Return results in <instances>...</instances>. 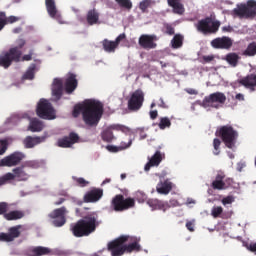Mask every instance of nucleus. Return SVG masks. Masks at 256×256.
Segmentation results:
<instances>
[{
  "mask_svg": "<svg viewBox=\"0 0 256 256\" xmlns=\"http://www.w3.org/2000/svg\"><path fill=\"white\" fill-rule=\"evenodd\" d=\"M226 60L231 66H237L240 60V56L236 52H229L226 55Z\"/></svg>",
  "mask_w": 256,
  "mask_h": 256,
  "instance_id": "obj_36",
  "label": "nucleus"
},
{
  "mask_svg": "<svg viewBox=\"0 0 256 256\" xmlns=\"http://www.w3.org/2000/svg\"><path fill=\"white\" fill-rule=\"evenodd\" d=\"M105 112L104 104L100 100H98V124Z\"/></svg>",
  "mask_w": 256,
  "mask_h": 256,
  "instance_id": "obj_50",
  "label": "nucleus"
},
{
  "mask_svg": "<svg viewBox=\"0 0 256 256\" xmlns=\"http://www.w3.org/2000/svg\"><path fill=\"white\" fill-rule=\"evenodd\" d=\"M2 147L0 148V155H5V152L7 151V141L1 140L0 141Z\"/></svg>",
  "mask_w": 256,
  "mask_h": 256,
  "instance_id": "obj_54",
  "label": "nucleus"
},
{
  "mask_svg": "<svg viewBox=\"0 0 256 256\" xmlns=\"http://www.w3.org/2000/svg\"><path fill=\"white\" fill-rule=\"evenodd\" d=\"M23 159H25L23 152H13L0 160V167H17V165H21Z\"/></svg>",
  "mask_w": 256,
  "mask_h": 256,
  "instance_id": "obj_13",
  "label": "nucleus"
},
{
  "mask_svg": "<svg viewBox=\"0 0 256 256\" xmlns=\"http://www.w3.org/2000/svg\"><path fill=\"white\" fill-rule=\"evenodd\" d=\"M24 217L25 212L21 210H13L4 214V219H6V221H17L19 219H23Z\"/></svg>",
  "mask_w": 256,
  "mask_h": 256,
  "instance_id": "obj_30",
  "label": "nucleus"
},
{
  "mask_svg": "<svg viewBox=\"0 0 256 256\" xmlns=\"http://www.w3.org/2000/svg\"><path fill=\"white\" fill-rule=\"evenodd\" d=\"M220 25L219 20H213V18L207 16L197 22L196 28L198 32H202V34H217Z\"/></svg>",
  "mask_w": 256,
  "mask_h": 256,
  "instance_id": "obj_7",
  "label": "nucleus"
},
{
  "mask_svg": "<svg viewBox=\"0 0 256 256\" xmlns=\"http://www.w3.org/2000/svg\"><path fill=\"white\" fill-rule=\"evenodd\" d=\"M133 143L132 138L128 139V142L122 141L119 146H115L113 144H108L106 146L107 150L110 152H119L120 150H125L126 148H129L131 144Z\"/></svg>",
  "mask_w": 256,
  "mask_h": 256,
  "instance_id": "obj_31",
  "label": "nucleus"
},
{
  "mask_svg": "<svg viewBox=\"0 0 256 256\" xmlns=\"http://www.w3.org/2000/svg\"><path fill=\"white\" fill-rule=\"evenodd\" d=\"M235 198L234 196H225V198H222V204L223 205H232V203H234Z\"/></svg>",
  "mask_w": 256,
  "mask_h": 256,
  "instance_id": "obj_53",
  "label": "nucleus"
},
{
  "mask_svg": "<svg viewBox=\"0 0 256 256\" xmlns=\"http://www.w3.org/2000/svg\"><path fill=\"white\" fill-rule=\"evenodd\" d=\"M151 4H152L151 0H142V2H140L139 4V8L141 12L143 13L148 12V8H150Z\"/></svg>",
  "mask_w": 256,
  "mask_h": 256,
  "instance_id": "obj_43",
  "label": "nucleus"
},
{
  "mask_svg": "<svg viewBox=\"0 0 256 256\" xmlns=\"http://www.w3.org/2000/svg\"><path fill=\"white\" fill-rule=\"evenodd\" d=\"M37 71V65L36 64H31L25 74L23 75L22 79L28 80V81H33L35 79V72Z\"/></svg>",
  "mask_w": 256,
  "mask_h": 256,
  "instance_id": "obj_33",
  "label": "nucleus"
},
{
  "mask_svg": "<svg viewBox=\"0 0 256 256\" xmlns=\"http://www.w3.org/2000/svg\"><path fill=\"white\" fill-rule=\"evenodd\" d=\"M102 196H103V188H98V201L102 199Z\"/></svg>",
  "mask_w": 256,
  "mask_h": 256,
  "instance_id": "obj_64",
  "label": "nucleus"
},
{
  "mask_svg": "<svg viewBox=\"0 0 256 256\" xmlns=\"http://www.w3.org/2000/svg\"><path fill=\"white\" fill-rule=\"evenodd\" d=\"M18 237H21V225L10 227L8 233H0V241L4 243H11V241H15Z\"/></svg>",
  "mask_w": 256,
  "mask_h": 256,
  "instance_id": "obj_16",
  "label": "nucleus"
},
{
  "mask_svg": "<svg viewBox=\"0 0 256 256\" xmlns=\"http://www.w3.org/2000/svg\"><path fill=\"white\" fill-rule=\"evenodd\" d=\"M168 5L173 8L174 14L182 15L185 12V6L181 4L180 0H167Z\"/></svg>",
  "mask_w": 256,
  "mask_h": 256,
  "instance_id": "obj_32",
  "label": "nucleus"
},
{
  "mask_svg": "<svg viewBox=\"0 0 256 256\" xmlns=\"http://www.w3.org/2000/svg\"><path fill=\"white\" fill-rule=\"evenodd\" d=\"M216 136H220V138H222V141L227 148H235L239 134L233 126L226 124L224 126H220V128L216 130Z\"/></svg>",
  "mask_w": 256,
  "mask_h": 256,
  "instance_id": "obj_4",
  "label": "nucleus"
},
{
  "mask_svg": "<svg viewBox=\"0 0 256 256\" xmlns=\"http://www.w3.org/2000/svg\"><path fill=\"white\" fill-rule=\"evenodd\" d=\"M8 181H13V173L8 172L2 177H0V187L5 185Z\"/></svg>",
  "mask_w": 256,
  "mask_h": 256,
  "instance_id": "obj_45",
  "label": "nucleus"
},
{
  "mask_svg": "<svg viewBox=\"0 0 256 256\" xmlns=\"http://www.w3.org/2000/svg\"><path fill=\"white\" fill-rule=\"evenodd\" d=\"M25 45H27V41H25V39L23 38H18L16 40V46L14 47L18 48L21 51V49H23Z\"/></svg>",
  "mask_w": 256,
  "mask_h": 256,
  "instance_id": "obj_52",
  "label": "nucleus"
},
{
  "mask_svg": "<svg viewBox=\"0 0 256 256\" xmlns=\"http://www.w3.org/2000/svg\"><path fill=\"white\" fill-rule=\"evenodd\" d=\"M77 85V75L73 73L69 74L64 84L66 93H68V95H71V93H73V91L77 89Z\"/></svg>",
  "mask_w": 256,
  "mask_h": 256,
  "instance_id": "obj_24",
  "label": "nucleus"
},
{
  "mask_svg": "<svg viewBox=\"0 0 256 256\" xmlns=\"http://www.w3.org/2000/svg\"><path fill=\"white\" fill-rule=\"evenodd\" d=\"M233 13L239 18H254L256 16V0H248L247 4H240Z\"/></svg>",
  "mask_w": 256,
  "mask_h": 256,
  "instance_id": "obj_9",
  "label": "nucleus"
},
{
  "mask_svg": "<svg viewBox=\"0 0 256 256\" xmlns=\"http://www.w3.org/2000/svg\"><path fill=\"white\" fill-rule=\"evenodd\" d=\"M33 55H35V52L30 50L28 54L21 56L20 61H32Z\"/></svg>",
  "mask_w": 256,
  "mask_h": 256,
  "instance_id": "obj_51",
  "label": "nucleus"
},
{
  "mask_svg": "<svg viewBox=\"0 0 256 256\" xmlns=\"http://www.w3.org/2000/svg\"><path fill=\"white\" fill-rule=\"evenodd\" d=\"M111 205L116 213H122V211L133 209L136 205V200L135 198H131V196L125 198L124 194H116L114 198H112Z\"/></svg>",
  "mask_w": 256,
  "mask_h": 256,
  "instance_id": "obj_6",
  "label": "nucleus"
},
{
  "mask_svg": "<svg viewBox=\"0 0 256 256\" xmlns=\"http://www.w3.org/2000/svg\"><path fill=\"white\" fill-rule=\"evenodd\" d=\"M171 125L172 122L170 118H168V116H163L162 118H160L159 128H161V130H165V128H170Z\"/></svg>",
  "mask_w": 256,
  "mask_h": 256,
  "instance_id": "obj_39",
  "label": "nucleus"
},
{
  "mask_svg": "<svg viewBox=\"0 0 256 256\" xmlns=\"http://www.w3.org/2000/svg\"><path fill=\"white\" fill-rule=\"evenodd\" d=\"M159 106H160L161 108H168V106H167V104H166L164 98H160Z\"/></svg>",
  "mask_w": 256,
  "mask_h": 256,
  "instance_id": "obj_63",
  "label": "nucleus"
},
{
  "mask_svg": "<svg viewBox=\"0 0 256 256\" xmlns=\"http://www.w3.org/2000/svg\"><path fill=\"white\" fill-rule=\"evenodd\" d=\"M112 256H123L125 253L131 254L141 251V245L137 239H133L129 234H121L117 239L110 241L107 245Z\"/></svg>",
  "mask_w": 256,
  "mask_h": 256,
  "instance_id": "obj_1",
  "label": "nucleus"
},
{
  "mask_svg": "<svg viewBox=\"0 0 256 256\" xmlns=\"http://www.w3.org/2000/svg\"><path fill=\"white\" fill-rule=\"evenodd\" d=\"M75 143H79V134L75 132H70L68 136H65L58 140V147L67 149L69 147H73Z\"/></svg>",
  "mask_w": 256,
  "mask_h": 256,
  "instance_id": "obj_20",
  "label": "nucleus"
},
{
  "mask_svg": "<svg viewBox=\"0 0 256 256\" xmlns=\"http://www.w3.org/2000/svg\"><path fill=\"white\" fill-rule=\"evenodd\" d=\"M184 36L183 34H174L171 40V46L174 49L181 48L183 46Z\"/></svg>",
  "mask_w": 256,
  "mask_h": 256,
  "instance_id": "obj_34",
  "label": "nucleus"
},
{
  "mask_svg": "<svg viewBox=\"0 0 256 256\" xmlns=\"http://www.w3.org/2000/svg\"><path fill=\"white\" fill-rule=\"evenodd\" d=\"M203 62H212L215 59V56L213 54L208 55V56H203Z\"/></svg>",
  "mask_w": 256,
  "mask_h": 256,
  "instance_id": "obj_59",
  "label": "nucleus"
},
{
  "mask_svg": "<svg viewBox=\"0 0 256 256\" xmlns=\"http://www.w3.org/2000/svg\"><path fill=\"white\" fill-rule=\"evenodd\" d=\"M173 188V182L171 180H161L156 186L157 192L160 194H169Z\"/></svg>",
  "mask_w": 256,
  "mask_h": 256,
  "instance_id": "obj_28",
  "label": "nucleus"
},
{
  "mask_svg": "<svg viewBox=\"0 0 256 256\" xmlns=\"http://www.w3.org/2000/svg\"><path fill=\"white\" fill-rule=\"evenodd\" d=\"M238 82L239 84H241V86H245V88H249L252 91L256 90V74L255 73L247 74V76L240 78Z\"/></svg>",
  "mask_w": 256,
  "mask_h": 256,
  "instance_id": "obj_22",
  "label": "nucleus"
},
{
  "mask_svg": "<svg viewBox=\"0 0 256 256\" xmlns=\"http://www.w3.org/2000/svg\"><path fill=\"white\" fill-rule=\"evenodd\" d=\"M144 102L145 92L142 90V88H137V90H134V92H132L130 95L127 102V108L130 110V112H138V110L142 108Z\"/></svg>",
  "mask_w": 256,
  "mask_h": 256,
  "instance_id": "obj_8",
  "label": "nucleus"
},
{
  "mask_svg": "<svg viewBox=\"0 0 256 256\" xmlns=\"http://www.w3.org/2000/svg\"><path fill=\"white\" fill-rule=\"evenodd\" d=\"M66 214L67 208H65V206L57 208L49 214L50 219H54L52 222L54 227H63V225L67 223V219L65 218Z\"/></svg>",
  "mask_w": 256,
  "mask_h": 256,
  "instance_id": "obj_14",
  "label": "nucleus"
},
{
  "mask_svg": "<svg viewBox=\"0 0 256 256\" xmlns=\"http://www.w3.org/2000/svg\"><path fill=\"white\" fill-rule=\"evenodd\" d=\"M226 100L227 98L224 92H213L209 94V96H205L202 101V106H204V108H208L209 106L219 108V105L224 104Z\"/></svg>",
  "mask_w": 256,
  "mask_h": 256,
  "instance_id": "obj_11",
  "label": "nucleus"
},
{
  "mask_svg": "<svg viewBox=\"0 0 256 256\" xmlns=\"http://www.w3.org/2000/svg\"><path fill=\"white\" fill-rule=\"evenodd\" d=\"M52 95L57 101L63 97V80L56 78L52 84Z\"/></svg>",
  "mask_w": 256,
  "mask_h": 256,
  "instance_id": "obj_26",
  "label": "nucleus"
},
{
  "mask_svg": "<svg viewBox=\"0 0 256 256\" xmlns=\"http://www.w3.org/2000/svg\"><path fill=\"white\" fill-rule=\"evenodd\" d=\"M243 56H256V42H250L243 51Z\"/></svg>",
  "mask_w": 256,
  "mask_h": 256,
  "instance_id": "obj_37",
  "label": "nucleus"
},
{
  "mask_svg": "<svg viewBox=\"0 0 256 256\" xmlns=\"http://www.w3.org/2000/svg\"><path fill=\"white\" fill-rule=\"evenodd\" d=\"M43 127H44L43 122H41L39 119L35 118V119L31 120L29 129L33 133H37L39 131H43Z\"/></svg>",
  "mask_w": 256,
  "mask_h": 256,
  "instance_id": "obj_35",
  "label": "nucleus"
},
{
  "mask_svg": "<svg viewBox=\"0 0 256 256\" xmlns=\"http://www.w3.org/2000/svg\"><path fill=\"white\" fill-rule=\"evenodd\" d=\"M43 141H45V137H32V136H27L24 140H23V145L25 147V149H33V147H35L36 145H39V143H43Z\"/></svg>",
  "mask_w": 256,
  "mask_h": 256,
  "instance_id": "obj_27",
  "label": "nucleus"
},
{
  "mask_svg": "<svg viewBox=\"0 0 256 256\" xmlns=\"http://www.w3.org/2000/svg\"><path fill=\"white\" fill-rule=\"evenodd\" d=\"M8 211L9 204L7 202H0V215H3V217H5Z\"/></svg>",
  "mask_w": 256,
  "mask_h": 256,
  "instance_id": "obj_49",
  "label": "nucleus"
},
{
  "mask_svg": "<svg viewBox=\"0 0 256 256\" xmlns=\"http://www.w3.org/2000/svg\"><path fill=\"white\" fill-rule=\"evenodd\" d=\"M116 2L121 8H125L126 10H131L133 8L131 0H116Z\"/></svg>",
  "mask_w": 256,
  "mask_h": 256,
  "instance_id": "obj_41",
  "label": "nucleus"
},
{
  "mask_svg": "<svg viewBox=\"0 0 256 256\" xmlns=\"http://www.w3.org/2000/svg\"><path fill=\"white\" fill-rule=\"evenodd\" d=\"M36 113L41 119H55V109L46 99H41L37 105Z\"/></svg>",
  "mask_w": 256,
  "mask_h": 256,
  "instance_id": "obj_10",
  "label": "nucleus"
},
{
  "mask_svg": "<svg viewBox=\"0 0 256 256\" xmlns=\"http://www.w3.org/2000/svg\"><path fill=\"white\" fill-rule=\"evenodd\" d=\"M73 117L77 118L82 115V119L86 125L93 127L97 123V101L84 100L74 106Z\"/></svg>",
  "mask_w": 256,
  "mask_h": 256,
  "instance_id": "obj_2",
  "label": "nucleus"
},
{
  "mask_svg": "<svg viewBox=\"0 0 256 256\" xmlns=\"http://www.w3.org/2000/svg\"><path fill=\"white\" fill-rule=\"evenodd\" d=\"M24 167H32L35 169L37 167V164L34 161H29L24 164Z\"/></svg>",
  "mask_w": 256,
  "mask_h": 256,
  "instance_id": "obj_61",
  "label": "nucleus"
},
{
  "mask_svg": "<svg viewBox=\"0 0 256 256\" xmlns=\"http://www.w3.org/2000/svg\"><path fill=\"white\" fill-rule=\"evenodd\" d=\"M150 118H152V120H155L158 117V110H150Z\"/></svg>",
  "mask_w": 256,
  "mask_h": 256,
  "instance_id": "obj_60",
  "label": "nucleus"
},
{
  "mask_svg": "<svg viewBox=\"0 0 256 256\" xmlns=\"http://www.w3.org/2000/svg\"><path fill=\"white\" fill-rule=\"evenodd\" d=\"M158 36L156 34H141L138 43L141 48L145 50H150L152 48H157Z\"/></svg>",
  "mask_w": 256,
  "mask_h": 256,
  "instance_id": "obj_15",
  "label": "nucleus"
},
{
  "mask_svg": "<svg viewBox=\"0 0 256 256\" xmlns=\"http://www.w3.org/2000/svg\"><path fill=\"white\" fill-rule=\"evenodd\" d=\"M86 21L88 25H95L97 23V10L92 9L88 11Z\"/></svg>",
  "mask_w": 256,
  "mask_h": 256,
  "instance_id": "obj_38",
  "label": "nucleus"
},
{
  "mask_svg": "<svg viewBox=\"0 0 256 256\" xmlns=\"http://www.w3.org/2000/svg\"><path fill=\"white\" fill-rule=\"evenodd\" d=\"M166 154L161 152V150H156V152L149 158V161L145 164V170H150L151 166H159L164 160Z\"/></svg>",
  "mask_w": 256,
  "mask_h": 256,
  "instance_id": "obj_21",
  "label": "nucleus"
},
{
  "mask_svg": "<svg viewBox=\"0 0 256 256\" xmlns=\"http://www.w3.org/2000/svg\"><path fill=\"white\" fill-rule=\"evenodd\" d=\"M186 228L188 229V231H191V233H193V231H195V224H193V222L189 220L188 222H186Z\"/></svg>",
  "mask_w": 256,
  "mask_h": 256,
  "instance_id": "obj_56",
  "label": "nucleus"
},
{
  "mask_svg": "<svg viewBox=\"0 0 256 256\" xmlns=\"http://www.w3.org/2000/svg\"><path fill=\"white\" fill-rule=\"evenodd\" d=\"M234 180L233 178H224V189L228 188L229 186H231V184H233Z\"/></svg>",
  "mask_w": 256,
  "mask_h": 256,
  "instance_id": "obj_58",
  "label": "nucleus"
},
{
  "mask_svg": "<svg viewBox=\"0 0 256 256\" xmlns=\"http://www.w3.org/2000/svg\"><path fill=\"white\" fill-rule=\"evenodd\" d=\"M166 33L169 34L170 36H173L175 34V28L171 24H166Z\"/></svg>",
  "mask_w": 256,
  "mask_h": 256,
  "instance_id": "obj_55",
  "label": "nucleus"
},
{
  "mask_svg": "<svg viewBox=\"0 0 256 256\" xmlns=\"http://www.w3.org/2000/svg\"><path fill=\"white\" fill-rule=\"evenodd\" d=\"M213 146H214V150L213 153L215 155L220 154L221 150H220V146H221V140L220 138H214L213 140Z\"/></svg>",
  "mask_w": 256,
  "mask_h": 256,
  "instance_id": "obj_48",
  "label": "nucleus"
},
{
  "mask_svg": "<svg viewBox=\"0 0 256 256\" xmlns=\"http://www.w3.org/2000/svg\"><path fill=\"white\" fill-rule=\"evenodd\" d=\"M148 205L154 207V209H163L164 207L162 200H158V198H155V200H148Z\"/></svg>",
  "mask_w": 256,
  "mask_h": 256,
  "instance_id": "obj_42",
  "label": "nucleus"
},
{
  "mask_svg": "<svg viewBox=\"0 0 256 256\" xmlns=\"http://www.w3.org/2000/svg\"><path fill=\"white\" fill-rule=\"evenodd\" d=\"M113 130H121V132H128L130 128L124 124H110L107 128H104L101 132V138L104 142H112L115 140Z\"/></svg>",
  "mask_w": 256,
  "mask_h": 256,
  "instance_id": "obj_12",
  "label": "nucleus"
},
{
  "mask_svg": "<svg viewBox=\"0 0 256 256\" xmlns=\"http://www.w3.org/2000/svg\"><path fill=\"white\" fill-rule=\"evenodd\" d=\"M21 57H23V51L17 47H12L6 52L0 54V67L4 69H9L13 61L14 63L21 62Z\"/></svg>",
  "mask_w": 256,
  "mask_h": 256,
  "instance_id": "obj_5",
  "label": "nucleus"
},
{
  "mask_svg": "<svg viewBox=\"0 0 256 256\" xmlns=\"http://www.w3.org/2000/svg\"><path fill=\"white\" fill-rule=\"evenodd\" d=\"M72 179L73 181H75L78 187H87L89 185V181L85 180L84 178H77L73 176Z\"/></svg>",
  "mask_w": 256,
  "mask_h": 256,
  "instance_id": "obj_47",
  "label": "nucleus"
},
{
  "mask_svg": "<svg viewBox=\"0 0 256 256\" xmlns=\"http://www.w3.org/2000/svg\"><path fill=\"white\" fill-rule=\"evenodd\" d=\"M7 25V22H5V18H2L0 16V31H3V28Z\"/></svg>",
  "mask_w": 256,
  "mask_h": 256,
  "instance_id": "obj_62",
  "label": "nucleus"
},
{
  "mask_svg": "<svg viewBox=\"0 0 256 256\" xmlns=\"http://www.w3.org/2000/svg\"><path fill=\"white\" fill-rule=\"evenodd\" d=\"M97 229L95 218L80 219L71 226L74 237H89Z\"/></svg>",
  "mask_w": 256,
  "mask_h": 256,
  "instance_id": "obj_3",
  "label": "nucleus"
},
{
  "mask_svg": "<svg viewBox=\"0 0 256 256\" xmlns=\"http://www.w3.org/2000/svg\"><path fill=\"white\" fill-rule=\"evenodd\" d=\"M223 213V208L222 206H213L211 215L214 217V219H217V217H220Z\"/></svg>",
  "mask_w": 256,
  "mask_h": 256,
  "instance_id": "obj_46",
  "label": "nucleus"
},
{
  "mask_svg": "<svg viewBox=\"0 0 256 256\" xmlns=\"http://www.w3.org/2000/svg\"><path fill=\"white\" fill-rule=\"evenodd\" d=\"M211 46L217 49L230 50L233 46V40L229 36L214 38L211 41Z\"/></svg>",
  "mask_w": 256,
  "mask_h": 256,
  "instance_id": "obj_18",
  "label": "nucleus"
},
{
  "mask_svg": "<svg viewBox=\"0 0 256 256\" xmlns=\"http://www.w3.org/2000/svg\"><path fill=\"white\" fill-rule=\"evenodd\" d=\"M0 17H2V19H4L6 25H7V23H17V21H19V19H21L17 16H9L6 18L5 13H3V12L0 13Z\"/></svg>",
  "mask_w": 256,
  "mask_h": 256,
  "instance_id": "obj_44",
  "label": "nucleus"
},
{
  "mask_svg": "<svg viewBox=\"0 0 256 256\" xmlns=\"http://www.w3.org/2000/svg\"><path fill=\"white\" fill-rule=\"evenodd\" d=\"M27 256H45L51 255V249L44 246H34L26 251Z\"/></svg>",
  "mask_w": 256,
  "mask_h": 256,
  "instance_id": "obj_23",
  "label": "nucleus"
},
{
  "mask_svg": "<svg viewBox=\"0 0 256 256\" xmlns=\"http://www.w3.org/2000/svg\"><path fill=\"white\" fill-rule=\"evenodd\" d=\"M224 178H225L224 172H218V174H216V178L212 181V188L216 190H224L225 189Z\"/></svg>",
  "mask_w": 256,
  "mask_h": 256,
  "instance_id": "obj_29",
  "label": "nucleus"
},
{
  "mask_svg": "<svg viewBox=\"0 0 256 256\" xmlns=\"http://www.w3.org/2000/svg\"><path fill=\"white\" fill-rule=\"evenodd\" d=\"M84 201H86V203H95V201H97V190L86 194L84 197Z\"/></svg>",
  "mask_w": 256,
  "mask_h": 256,
  "instance_id": "obj_40",
  "label": "nucleus"
},
{
  "mask_svg": "<svg viewBox=\"0 0 256 256\" xmlns=\"http://www.w3.org/2000/svg\"><path fill=\"white\" fill-rule=\"evenodd\" d=\"M13 181H27L29 174L25 172V165L18 166L12 170Z\"/></svg>",
  "mask_w": 256,
  "mask_h": 256,
  "instance_id": "obj_25",
  "label": "nucleus"
},
{
  "mask_svg": "<svg viewBox=\"0 0 256 256\" xmlns=\"http://www.w3.org/2000/svg\"><path fill=\"white\" fill-rule=\"evenodd\" d=\"M246 248L248 251H251V253H256V243H249V245H246Z\"/></svg>",
  "mask_w": 256,
  "mask_h": 256,
  "instance_id": "obj_57",
  "label": "nucleus"
},
{
  "mask_svg": "<svg viewBox=\"0 0 256 256\" xmlns=\"http://www.w3.org/2000/svg\"><path fill=\"white\" fill-rule=\"evenodd\" d=\"M45 6L47 13L51 19H55L58 23H63V16H61V13L57 9V4L55 3V0H45Z\"/></svg>",
  "mask_w": 256,
  "mask_h": 256,
  "instance_id": "obj_17",
  "label": "nucleus"
},
{
  "mask_svg": "<svg viewBox=\"0 0 256 256\" xmlns=\"http://www.w3.org/2000/svg\"><path fill=\"white\" fill-rule=\"evenodd\" d=\"M126 39V34H119L115 40H103L102 46L106 52H115L122 40Z\"/></svg>",
  "mask_w": 256,
  "mask_h": 256,
  "instance_id": "obj_19",
  "label": "nucleus"
}]
</instances>
